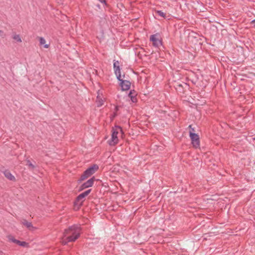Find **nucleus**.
Wrapping results in <instances>:
<instances>
[{"label":"nucleus","mask_w":255,"mask_h":255,"mask_svg":"<svg viewBox=\"0 0 255 255\" xmlns=\"http://www.w3.org/2000/svg\"><path fill=\"white\" fill-rule=\"evenodd\" d=\"M81 234V228L79 226L74 225L65 229L63 236L66 237V241H63V244L66 245L68 242H75Z\"/></svg>","instance_id":"f257e3e1"},{"label":"nucleus","mask_w":255,"mask_h":255,"mask_svg":"<svg viewBox=\"0 0 255 255\" xmlns=\"http://www.w3.org/2000/svg\"><path fill=\"white\" fill-rule=\"evenodd\" d=\"M92 189H90L86 191L79 194L76 198L74 202V210L78 211L80 207L83 205V203L85 201V198L91 192Z\"/></svg>","instance_id":"f03ea898"},{"label":"nucleus","mask_w":255,"mask_h":255,"mask_svg":"<svg viewBox=\"0 0 255 255\" xmlns=\"http://www.w3.org/2000/svg\"><path fill=\"white\" fill-rule=\"evenodd\" d=\"M98 169L99 166L95 164L89 167L81 175L80 179L78 180V183L81 182L82 181L91 176L92 175L94 174Z\"/></svg>","instance_id":"7ed1b4c3"},{"label":"nucleus","mask_w":255,"mask_h":255,"mask_svg":"<svg viewBox=\"0 0 255 255\" xmlns=\"http://www.w3.org/2000/svg\"><path fill=\"white\" fill-rule=\"evenodd\" d=\"M118 130L122 131V128L119 126H115V128H113L112 129V137L111 139L109 140V144L111 146L115 145L117 144L119 139L117 136V135L119 133Z\"/></svg>","instance_id":"20e7f679"},{"label":"nucleus","mask_w":255,"mask_h":255,"mask_svg":"<svg viewBox=\"0 0 255 255\" xmlns=\"http://www.w3.org/2000/svg\"><path fill=\"white\" fill-rule=\"evenodd\" d=\"M189 136L191 139L192 144L194 147L197 148L200 147V139L198 134L189 131Z\"/></svg>","instance_id":"39448f33"},{"label":"nucleus","mask_w":255,"mask_h":255,"mask_svg":"<svg viewBox=\"0 0 255 255\" xmlns=\"http://www.w3.org/2000/svg\"><path fill=\"white\" fill-rule=\"evenodd\" d=\"M117 79L120 82L119 85L121 87L122 90L127 91L129 89L131 85V83L127 80H124L121 78H117Z\"/></svg>","instance_id":"423d86ee"},{"label":"nucleus","mask_w":255,"mask_h":255,"mask_svg":"<svg viewBox=\"0 0 255 255\" xmlns=\"http://www.w3.org/2000/svg\"><path fill=\"white\" fill-rule=\"evenodd\" d=\"M150 40L152 42L153 45L155 47H159L162 44V41L159 39L157 34L151 35L150 37Z\"/></svg>","instance_id":"0eeeda50"},{"label":"nucleus","mask_w":255,"mask_h":255,"mask_svg":"<svg viewBox=\"0 0 255 255\" xmlns=\"http://www.w3.org/2000/svg\"><path fill=\"white\" fill-rule=\"evenodd\" d=\"M95 180V177L94 176L92 177L86 182L83 183L80 186L79 191H81L86 188L92 187L93 185L94 182Z\"/></svg>","instance_id":"6e6552de"},{"label":"nucleus","mask_w":255,"mask_h":255,"mask_svg":"<svg viewBox=\"0 0 255 255\" xmlns=\"http://www.w3.org/2000/svg\"><path fill=\"white\" fill-rule=\"evenodd\" d=\"M21 224L26 227L30 231H33L36 229V228L33 227L31 222L27 221L26 219H23L21 220Z\"/></svg>","instance_id":"1a4fd4ad"},{"label":"nucleus","mask_w":255,"mask_h":255,"mask_svg":"<svg viewBox=\"0 0 255 255\" xmlns=\"http://www.w3.org/2000/svg\"><path fill=\"white\" fill-rule=\"evenodd\" d=\"M114 72L117 76V78H121L122 76L120 72V67L119 65V62L118 61H116L114 63Z\"/></svg>","instance_id":"9d476101"},{"label":"nucleus","mask_w":255,"mask_h":255,"mask_svg":"<svg viewBox=\"0 0 255 255\" xmlns=\"http://www.w3.org/2000/svg\"><path fill=\"white\" fill-rule=\"evenodd\" d=\"M5 177L7 178L8 180L12 181H15V178L12 174L10 173L9 170H5L3 172Z\"/></svg>","instance_id":"9b49d317"},{"label":"nucleus","mask_w":255,"mask_h":255,"mask_svg":"<svg viewBox=\"0 0 255 255\" xmlns=\"http://www.w3.org/2000/svg\"><path fill=\"white\" fill-rule=\"evenodd\" d=\"M136 92L134 90H130L128 95V97H130L131 101L133 103H135L137 101V99L136 98Z\"/></svg>","instance_id":"f8f14e48"},{"label":"nucleus","mask_w":255,"mask_h":255,"mask_svg":"<svg viewBox=\"0 0 255 255\" xmlns=\"http://www.w3.org/2000/svg\"><path fill=\"white\" fill-rule=\"evenodd\" d=\"M9 240H11L12 242L20 246L21 247H25L27 245V243L26 242L24 241H20L19 240H17L16 239H15L13 237H11L9 238Z\"/></svg>","instance_id":"ddd939ff"},{"label":"nucleus","mask_w":255,"mask_h":255,"mask_svg":"<svg viewBox=\"0 0 255 255\" xmlns=\"http://www.w3.org/2000/svg\"><path fill=\"white\" fill-rule=\"evenodd\" d=\"M155 13L158 14V15L163 17L164 18H166V13L163 12L162 10H157L155 11Z\"/></svg>","instance_id":"4468645a"},{"label":"nucleus","mask_w":255,"mask_h":255,"mask_svg":"<svg viewBox=\"0 0 255 255\" xmlns=\"http://www.w3.org/2000/svg\"><path fill=\"white\" fill-rule=\"evenodd\" d=\"M26 165H27L30 168L33 169L35 166L29 160H26Z\"/></svg>","instance_id":"2eb2a0df"},{"label":"nucleus","mask_w":255,"mask_h":255,"mask_svg":"<svg viewBox=\"0 0 255 255\" xmlns=\"http://www.w3.org/2000/svg\"><path fill=\"white\" fill-rule=\"evenodd\" d=\"M12 38L13 39L16 40L17 42H21V39L19 34H15L14 35H13Z\"/></svg>","instance_id":"dca6fc26"},{"label":"nucleus","mask_w":255,"mask_h":255,"mask_svg":"<svg viewBox=\"0 0 255 255\" xmlns=\"http://www.w3.org/2000/svg\"><path fill=\"white\" fill-rule=\"evenodd\" d=\"M39 42L41 45L44 44L45 43V40L44 38L40 37H39Z\"/></svg>","instance_id":"f3484780"},{"label":"nucleus","mask_w":255,"mask_h":255,"mask_svg":"<svg viewBox=\"0 0 255 255\" xmlns=\"http://www.w3.org/2000/svg\"><path fill=\"white\" fill-rule=\"evenodd\" d=\"M188 128H190V131H192L193 132H195V130L194 128H192V125H189Z\"/></svg>","instance_id":"a211bd4d"},{"label":"nucleus","mask_w":255,"mask_h":255,"mask_svg":"<svg viewBox=\"0 0 255 255\" xmlns=\"http://www.w3.org/2000/svg\"><path fill=\"white\" fill-rule=\"evenodd\" d=\"M102 3H104L105 5H108L106 0H99Z\"/></svg>","instance_id":"6ab92c4d"},{"label":"nucleus","mask_w":255,"mask_h":255,"mask_svg":"<svg viewBox=\"0 0 255 255\" xmlns=\"http://www.w3.org/2000/svg\"><path fill=\"white\" fill-rule=\"evenodd\" d=\"M4 36H5V35L4 34L3 31L0 30V36L3 38L4 37Z\"/></svg>","instance_id":"aec40b11"},{"label":"nucleus","mask_w":255,"mask_h":255,"mask_svg":"<svg viewBox=\"0 0 255 255\" xmlns=\"http://www.w3.org/2000/svg\"><path fill=\"white\" fill-rule=\"evenodd\" d=\"M103 105V101L102 100L101 101H99V103L98 104V107H100V106H101Z\"/></svg>","instance_id":"412c9836"},{"label":"nucleus","mask_w":255,"mask_h":255,"mask_svg":"<svg viewBox=\"0 0 255 255\" xmlns=\"http://www.w3.org/2000/svg\"><path fill=\"white\" fill-rule=\"evenodd\" d=\"M251 23L254 24V26L255 27V19L251 21Z\"/></svg>","instance_id":"4be33fe9"},{"label":"nucleus","mask_w":255,"mask_h":255,"mask_svg":"<svg viewBox=\"0 0 255 255\" xmlns=\"http://www.w3.org/2000/svg\"><path fill=\"white\" fill-rule=\"evenodd\" d=\"M116 116H117V114H116V112H115V113H114L113 115L112 118H114L116 117Z\"/></svg>","instance_id":"5701e85b"},{"label":"nucleus","mask_w":255,"mask_h":255,"mask_svg":"<svg viewBox=\"0 0 255 255\" xmlns=\"http://www.w3.org/2000/svg\"><path fill=\"white\" fill-rule=\"evenodd\" d=\"M48 47H49V45H48V44H45V45H44V48H48Z\"/></svg>","instance_id":"b1692460"},{"label":"nucleus","mask_w":255,"mask_h":255,"mask_svg":"<svg viewBox=\"0 0 255 255\" xmlns=\"http://www.w3.org/2000/svg\"><path fill=\"white\" fill-rule=\"evenodd\" d=\"M118 110V107H116L115 108V111H116V112H117Z\"/></svg>","instance_id":"393cba45"},{"label":"nucleus","mask_w":255,"mask_h":255,"mask_svg":"<svg viewBox=\"0 0 255 255\" xmlns=\"http://www.w3.org/2000/svg\"><path fill=\"white\" fill-rule=\"evenodd\" d=\"M178 87L179 88L182 87V85L181 84H179V85H178Z\"/></svg>","instance_id":"a878e982"},{"label":"nucleus","mask_w":255,"mask_h":255,"mask_svg":"<svg viewBox=\"0 0 255 255\" xmlns=\"http://www.w3.org/2000/svg\"><path fill=\"white\" fill-rule=\"evenodd\" d=\"M2 254V252L0 251V255H1Z\"/></svg>","instance_id":"bb28decb"}]
</instances>
